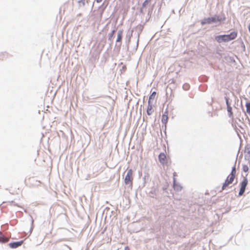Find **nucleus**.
Segmentation results:
<instances>
[{"mask_svg":"<svg viewBox=\"0 0 250 250\" xmlns=\"http://www.w3.org/2000/svg\"><path fill=\"white\" fill-rule=\"evenodd\" d=\"M153 110H152V105L151 104V103L148 102V105L146 110V113L148 115H151L153 112Z\"/></svg>","mask_w":250,"mask_h":250,"instance_id":"obj_15","label":"nucleus"},{"mask_svg":"<svg viewBox=\"0 0 250 250\" xmlns=\"http://www.w3.org/2000/svg\"><path fill=\"white\" fill-rule=\"evenodd\" d=\"M151 12V10H148V14L149 15Z\"/></svg>","mask_w":250,"mask_h":250,"instance_id":"obj_36","label":"nucleus"},{"mask_svg":"<svg viewBox=\"0 0 250 250\" xmlns=\"http://www.w3.org/2000/svg\"><path fill=\"white\" fill-rule=\"evenodd\" d=\"M85 0H78V3L80 7L84 6L85 5Z\"/></svg>","mask_w":250,"mask_h":250,"instance_id":"obj_26","label":"nucleus"},{"mask_svg":"<svg viewBox=\"0 0 250 250\" xmlns=\"http://www.w3.org/2000/svg\"><path fill=\"white\" fill-rule=\"evenodd\" d=\"M242 47H243V50L245 51V46L243 42H242Z\"/></svg>","mask_w":250,"mask_h":250,"instance_id":"obj_34","label":"nucleus"},{"mask_svg":"<svg viewBox=\"0 0 250 250\" xmlns=\"http://www.w3.org/2000/svg\"><path fill=\"white\" fill-rule=\"evenodd\" d=\"M237 158L235 160V164L234 166L232 167L231 171L229 175V177H230L233 179H234L235 174H236V167H235V165L236 163Z\"/></svg>","mask_w":250,"mask_h":250,"instance_id":"obj_13","label":"nucleus"},{"mask_svg":"<svg viewBox=\"0 0 250 250\" xmlns=\"http://www.w3.org/2000/svg\"><path fill=\"white\" fill-rule=\"evenodd\" d=\"M243 171L245 172H247L249 170V167L247 165H243L242 167Z\"/></svg>","mask_w":250,"mask_h":250,"instance_id":"obj_27","label":"nucleus"},{"mask_svg":"<svg viewBox=\"0 0 250 250\" xmlns=\"http://www.w3.org/2000/svg\"><path fill=\"white\" fill-rule=\"evenodd\" d=\"M216 53L218 55V57H217V58L219 59H220L221 58H224V57L225 56V54L222 53V51L220 49H217Z\"/></svg>","mask_w":250,"mask_h":250,"instance_id":"obj_18","label":"nucleus"},{"mask_svg":"<svg viewBox=\"0 0 250 250\" xmlns=\"http://www.w3.org/2000/svg\"><path fill=\"white\" fill-rule=\"evenodd\" d=\"M224 59L225 60H226L227 61H228L229 62H232V63H235V61L234 60V58L233 57H231V56H225L224 57Z\"/></svg>","mask_w":250,"mask_h":250,"instance_id":"obj_19","label":"nucleus"},{"mask_svg":"<svg viewBox=\"0 0 250 250\" xmlns=\"http://www.w3.org/2000/svg\"><path fill=\"white\" fill-rule=\"evenodd\" d=\"M248 179L246 177H245L243 181L240 183V188L246 190V188L248 185Z\"/></svg>","mask_w":250,"mask_h":250,"instance_id":"obj_14","label":"nucleus"},{"mask_svg":"<svg viewBox=\"0 0 250 250\" xmlns=\"http://www.w3.org/2000/svg\"><path fill=\"white\" fill-rule=\"evenodd\" d=\"M168 118V117L167 115H162L161 121L163 124L164 125L165 128H166V125L167 123Z\"/></svg>","mask_w":250,"mask_h":250,"instance_id":"obj_17","label":"nucleus"},{"mask_svg":"<svg viewBox=\"0 0 250 250\" xmlns=\"http://www.w3.org/2000/svg\"><path fill=\"white\" fill-rule=\"evenodd\" d=\"M124 250H130L128 246H125V247Z\"/></svg>","mask_w":250,"mask_h":250,"instance_id":"obj_33","label":"nucleus"},{"mask_svg":"<svg viewBox=\"0 0 250 250\" xmlns=\"http://www.w3.org/2000/svg\"><path fill=\"white\" fill-rule=\"evenodd\" d=\"M158 159L160 163L164 164L167 161L166 155L164 153H160L158 156Z\"/></svg>","mask_w":250,"mask_h":250,"instance_id":"obj_11","label":"nucleus"},{"mask_svg":"<svg viewBox=\"0 0 250 250\" xmlns=\"http://www.w3.org/2000/svg\"><path fill=\"white\" fill-rule=\"evenodd\" d=\"M233 180L234 179L230 177H229L228 176L226 180L225 181V182L223 184L222 190H224L228 185H229V184H231L233 182Z\"/></svg>","mask_w":250,"mask_h":250,"instance_id":"obj_8","label":"nucleus"},{"mask_svg":"<svg viewBox=\"0 0 250 250\" xmlns=\"http://www.w3.org/2000/svg\"><path fill=\"white\" fill-rule=\"evenodd\" d=\"M248 29H249V32H250V22L249 26V27H248Z\"/></svg>","mask_w":250,"mask_h":250,"instance_id":"obj_37","label":"nucleus"},{"mask_svg":"<svg viewBox=\"0 0 250 250\" xmlns=\"http://www.w3.org/2000/svg\"><path fill=\"white\" fill-rule=\"evenodd\" d=\"M23 242V240H21V241H16V242H13L10 243L8 244V245L11 248L15 249V248H17L21 246Z\"/></svg>","mask_w":250,"mask_h":250,"instance_id":"obj_9","label":"nucleus"},{"mask_svg":"<svg viewBox=\"0 0 250 250\" xmlns=\"http://www.w3.org/2000/svg\"><path fill=\"white\" fill-rule=\"evenodd\" d=\"M136 31H137V45H136V49L138 48V42H139V39L140 37V34L142 33L143 29L144 26L143 25L141 24H139L137 26L136 28Z\"/></svg>","mask_w":250,"mask_h":250,"instance_id":"obj_7","label":"nucleus"},{"mask_svg":"<svg viewBox=\"0 0 250 250\" xmlns=\"http://www.w3.org/2000/svg\"><path fill=\"white\" fill-rule=\"evenodd\" d=\"M151 0H145L142 4V8L146 7V5L150 2Z\"/></svg>","mask_w":250,"mask_h":250,"instance_id":"obj_25","label":"nucleus"},{"mask_svg":"<svg viewBox=\"0 0 250 250\" xmlns=\"http://www.w3.org/2000/svg\"><path fill=\"white\" fill-rule=\"evenodd\" d=\"M116 32L115 29H113L111 31V32L108 34V41H112V39Z\"/></svg>","mask_w":250,"mask_h":250,"instance_id":"obj_20","label":"nucleus"},{"mask_svg":"<svg viewBox=\"0 0 250 250\" xmlns=\"http://www.w3.org/2000/svg\"><path fill=\"white\" fill-rule=\"evenodd\" d=\"M155 190H152L149 192V196L151 197H154L153 195L155 194Z\"/></svg>","mask_w":250,"mask_h":250,"instance_id":"obj_30","label":"nucleus"},{"mask_svg":"<svg viewBox=\"0 0 250 250\" xmlns=\"http://www.w3.org/2000/svg\"><path fill=\"white\" fill-rule=\"evenodd\" d=\"M132 33L133 30H131L130 32H128L126 34V37H125V43L126 44L127 46V49H128L129 48V44L130 42L131 38L132 36Z\"/></svg>","mask_w":250,"mask_h":250,"instance_id":"obj_10","label":"nucleus"},{"mask_svg":"<svg viewBox=\"0 0 250 250\" xmlns=\"http://www.w3.org/2000/svg\"><path fill=\"white\" fill-rule=\"evenodd\" d=\"M156 95V92L155 91H153L152 92V93L150 94V95L149 96V99L148 102H149L151 103V100L154 99L155 96Z\"/></svg>","mask_w":250,"mask_h":250,"instance_id":"obj_21","label":"nucleus"},{"mask_svg":"<svg viewBox=\"0 0 250 250\" xmlns=\"http://www.w3.org/2000/svg\"><path fill=\"white\" fill-rule=\"evenodd\" d=\"M30 217H31V228L29 230V233L30 234H31L32 233V231L33 229V228H34V220L33 219V217L30 215Z\"/></svg>","mask_w":250,"mask_h":250,"instance_id":"obj_23","label":"nucleus"},{"mask_svg":"<svg viewBox=\"0 0 250 250\" xmlns=\"http://www.w3.org/2000/svg\"><path fill=\"white\" fill-rule=\"evenodd\" d=\"M144 8H142V6L140 8V11H139L140 14H144V10H143Z\"/></svg>","mask_w":250,"mask_h":250,"instance_id":"obj_31","label":"nucleus"},{"mask_svg":"<svg viewBox=\"0 0 250 250\" xmlns=\"http://www.w3.org/2000/svg\"><path fill=\"white\" fill-rule=\"evenodd\" d=\"M225 100L227 105V110L228 111V116L229 117H231L233 116V112L232 111V107L231 106L232 101L227 96L225 97Z\"/></svg>","mask_w":250,"mask_h":250,"instance_id":"obj_5","label":"nucleus"},{"mask_svg":"<svg viewBox=\"0 0 250 250\" xmlns=\"http://www.w3.org/2000/svg\"><path fill=\"white\" fill-rule=\"evenodd\" d=\"M123 30H119L117 33V37L116 40V44L115 46V50L119 53L121 49L122 45V41L123 39Z\"/></svg>","mask_w":250,"mask_h":250,"instance_id":"obj_3","label":"nucleus"},{"mask_svg":"<svg viewBox=\"0 0 250 250\" xmlns=\"http://www.w3.org/2000/svg\"><path fill=\"white\" fill-rule=\"evenodd\" d=\"M176 175V174L175 172L173 173V186L174 189L176 191H180L182 190V187L181 186V185L179 184L176 183V180L175 178V176Z\"/></svg>","mask_w":250,"mask_h":250,"instance_id":"obj_6","label":"nucleus"},{"mask_svg":"<svg viewBox=\"0 0 250 250\" xmlns=\"http://www.w3.org/2000/svg\"><path fill=\"white\" fill-rule=\"evenodd\" d=\"M132 170L129 169L127 170L126 176H125L124 182L126 185H129L131 187L132 186Z\"/></svg>","mask_w":250,"mask_h":250,"instance_id":"obj_4","label":"nucleus"},{"mask_svg":"<svg viewBox=\"0 0 250 250\" xmlns=\"http://www.w3.org/2000/svg\"><path fill=\"white\" fill-rule=\"evenodd\" d=\"M237 35V32L235 31L231 32L229 34L220 35L215 36V40L219 43L223 42H228L235 39Z\"/></svg>","mask_w":250,"mask_h":250,"instance_id":"obj_2","label":"nucleus"},{"mask_svg":"<svg viewBox=\"0 0 250 250\" xmlns=\"http://www.w3.org/2000/svg\"><path fill=\"white\" fill-rule=\"evenodd\" d=\"M246 111L250 116V102H247L246 104Z\"/></svg>","mask_w":250,"mask_h":250,"instance_id":"obj_22","label":"nucleus"},{"mask_svg":"<svg viewBox=\"0 0 250 250\" xmlns=\"http://www.w3.org/2000/svg\"><path fill=\"white\" fill-rule=\"evenodd\" d=\"M163 115H167L168 116V111L167 109L164 112Z\"/></svg>","mask_w":250,"mask_h":250,"instance_id":"obj_32","label":"nucleus"},{"mask_svg":"<svg viewBox=\"0 0 250 250\" xmlns=\"http://www.w3.org/2000/svg\"><path fill=\"white\" fill-rule=\"evenodd\" d=\"M148 178H149V175L148 174H146L144 177H143V179L144 180V182H146V180H148Z\"/></svg>","mask_w":250,"mask_h":250,"instance_id":"obj_29","label":"nucleus"},{"mask_svg":"<svg viewBox=\"0 0 250 250\" xmlns=\"http://www.w3.org/2000/svg\"><path fill=\"white\" fill-rule=\"evenodd\" d=\"M245 191V189L240 188V190L238 193V196H242L244 194Z\"/></svg>","mask_w":250,"mask_h":250,"instance_id":"obj_28","label":"nucleus"},{"mask_svg":"<svg viewBox=\"0 0 250 250\" xmlns=\"http://www.w3.org/2000/svg\"><path fill=\"white\" fill-rule=\"evenodd\" d=\"M9 241V239L4 236L0 231V243H5Z\"/></svg>","mask_w":250,"mask_h":250,"instance_id":"obj_16","label":"nucleus"},{"mask_svg":"<svg viewBox=\"0 0 250 250\" xmlns=\"http://www.w3.org/2000/svg\"><path fill=\"white\" fill-rule=\"evenodd\" d=\"M190 88V86L187 83H185L183 84V88L184 89V90H188Z\"/></svg>","mask_w":250,"mask_h":250,"instance_id":"obj_24","label":"nucleus"},{"mask_svg":"<svg viewBox=\"0 0 250 250\" xmlns=\"http://www.w3.org/2000/svg\"><path fill=\"white\" fill-rule=\"evenodd\" d=\"M244 152L247 153V154L245 155V158L246 159L248 157V159H249L250 158V145L247 144L246 145Z\"/></svg>","mask_w":250,"mask_h":250,"instance_id":"obj_12","label":"nucleus"},{"mask_svg":"<svg viewBox=\"0 0 250 250\" xmlns=\"http://www.w3.org/2000/svg\"><path fill=\"white\" fill-rule=\"evenodd\" d=\"M226 20V17L224 13L219 15H215L213 17L205 18L201 21L202 25L210 24L217 22L224 21Z\"/></svg>","mask_w":250,"mask_h":250,"instance_id":"obj_1","label":"nucleus"},{"mask_svg":"<svg viewBox=\"0 0 250 250\" xmlns=\"http://www.w3.org/2000/svg\"><path fill=\"white\" fill-rule=\"evenodd\" d=\"M103 0H95V1H96V2L97 3H100Z\"/></svg>","mask_w":250,"mask_h":250,"instance_id":"obj_35","label":"nucleus"}]
</instances>
